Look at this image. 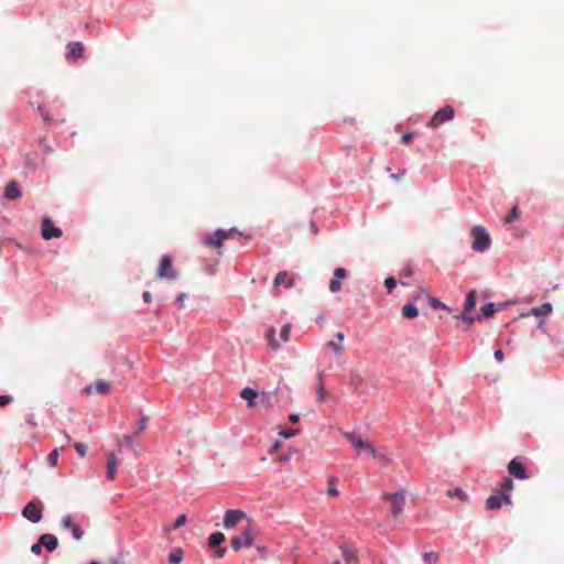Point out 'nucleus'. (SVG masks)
I'll list each match as a JSON object with an SVG mask.
<instances>
[{
	"instance_id": "obj_1",
	"label": "nucleus",
	"mask_w": 564,
	"mask_h": 564,
	"mask_svg": "<svg viewBox=\"0 0 564 564\" xmlns=\"http://www.w3.org/2000/svg\"><path fill=\"white\" fill-rule=\"evenodd\" d=\"M470 236L473 237V250L484 252L490 247V235L484 226L478 225L471 228Z\"/></svg>"
},
{
	"instance_id": "obj_2",
	"label": "nucleus",
	"mask_w": 564,
	"mask_h": 564,
	"mask_svg": "<svg viewBox=\"0 0 564 564\" xmlns=\"http://www.w3.org/2000/svg\"><path fill=\"white\" fill-rule=\"evenodd\" d=\"M238 230L230 228L229 230L217 229L213 235L204 237L203 241L206 246L217 249V254H223L221 247L225 240L236 235Z\"/></svg>"
},
{
	"instance_id": "obj_3",
	"label": "nucleus",
	"mask_w": 564,
	"mask_h": 564,
	"mask_svg": "<svg viewBox=\"0 0 564 564\" xmlns=\"http://www.w3.org/2000/svg\"><path fill=\"white\" fill-rule=\"evenodd\" d=\"M156 278L159 280H175L177 278V272L172 267L171 256L164 254L161 258L159 268L156 270Z\"/></svg>"
},
{
	"instance_id": "obj_4",
	"label": "nucleus",
	"mask_w": 564,
	"mask_h": 564,
	"mask_svg": "<svg viewBox=\"0 0 564 564\" xmlns=\"http://www.w3.org/2000/svg\"><path fill=\"white\" fill-rule=\"evenodd\" d=\"M383 499L391 502V512L393 517H399L403 511V506L405 502V490L400 489L394 494H386Z\"/></svg>"
},
{
	"instance_id": "obj_5",
	"label": "nucleus",
	"mask_w": 564,
	"mask_h": 564,
	"mask_svg": "<svg viewBox=\"0 0 564 564\" xmlns=\"http://www.w3.org/2000/svg\"><path fill=\"white\" fill-rule=\"evenodd\" d=\"M454 113L455 111L452 106H445L433 115L430 122L427 123V127L438 128L443 123L451 121L454 118Z\"/></svg>"
},
{
	"instance_id": "obj_6",
	"label": "nucleus",
	"mask_w": 564,
	"mask_h": 564,
	"mask_svg": "<svg viewBox=\"0 0 564 564\" xmlns=\"http://www.w3.org/2000/svg\"><path fill=\"white\" fill-rule=\"evenodd\" d=\"M343 436L351 443V445L358 451H366L368 453H375V447L371 443L362 440L360 436L355 433L346 432Z\"/></svg>"
},
{
	"instance_id": "obj_7",
	"label": "nucleus",
	"mask_w": 564,
	"mask_h": 564,
	"mask_svg": "<svg viewBox=\"0 0 564 564\" xmlns=\"http://www.w3.org/2000/svg\"><path fill=\"white\" fill-rule=\"evenodd\" d=\"M22 516L29 521L37 523L43 517L42 508L35 501H30L24 506Z\"/></svg>"
},
{
	"instance_id": "obj_8",
	"label": "nucleus",
	"mask_w": 564,
	"mask_h": 564,
	"mask_svg": "<svg viewBox=\"0 0 564 564\" xmlns=\"http://www.w3.org/2000/svg\"><path fill=\"white\" fill-rule=\"evenodd\" d=\"M111 384L102 379H98L94 384H89L83 389V393L85 395H93V394H108L110 392Z\"/></svg>"
},
{
	"instance_id": "obj_9",
	"label": "nucleus",
	"mask_w": 564,
	"mask_h": 564,
	"mask_svg": "<svg viewBox=\"0 0 564 564\" xmlns=\"http://www.w3.org/2000/svg\"><path fill=\"white\" fill-rule=\"evenodd\" d=\"M508 473L517 479L527 480L530 475L527 473L524 465L518 458H513L507 466Z\"/></svg>"
},
{
	"instance_id": "obj_10",
	"label": "nucleus",
	"mask_w": 564,
	"mask_h": 564,
	"mask_svg": "<svg viewBox=\"0 0 564 564\" xmlns=\"http://www.w3.org/2000/svg\"><path fill=\"white\" fill-rule=\"evenodd\" d=\"M63 231L61 228L53 226L52 220L48 217H44L42 220V237L45 240L62 237Z\"/></svg>"
},
{
	"instance_id": "obj_11",
	"label": "nucleus",
	"mask_w": 564,
	"mask_h": 564,
	"mask_svg": "<svg viewBox=\"0 0 564 564\" xmlns=\"http://www.w3.org/2000/svg\"><path fill=\"white\" fill-rule=\"evenodd\" d=\"M253 543V535L249 529H246L240 535L231 539V547L238 552L242 546L250 547Z\"/></svg>"
},
{
	"instance_id": "obj_12",
	"label": "nucleus",
	"mask_w": 564,
	"mask_h": 564,
	"mask_svg": "<svg viewBox=\"0 0 564 564\" xmlns=\"http://www.w3.org/2000/svg\"><path fill=\"white\" fill-rule=\"evenodd\" d=\"M502 503L512 505V500L510 495H491L486 499V509L487 510H497L501 508Z\"/></svg>"
},
{
	"instance_id": "obj_13",
	"label": "nucleus",
	"mask_w": 564,
	"mask_h": 564,
	"mask_svg": "<svg viewBox=\"0 0 564 564\" xmlns=\"http://www.w3.org/2000/svg\"><path fill=\"white\" fill-rule=\"evenodd\" d=\"M348 276V272L344 268H337L334 271L333 279L329 281L328 289L332 293H337L343 289L341 281Z\"/></svg>"
},
{
	"instance_id": "obj_14",
	"label": "nucleus",
	"mask_w": 564,
	"mask_h": 564,
	"mask_svg": "<svg viewBox=\"0 0 564 564\" xmlns=\"http://www.w3.org/2000/svg\"><path fill=\"white\" fill-rule=\"evenodd\" d=\"M245 517V513L240 510H227L224 517L225 528H234Z\"/></svg>"
},
{
	"instance_id": "obj_15",
	"label": "nucleus",
	"mask_w": 564,
	"mask_h": 564,
	"mask_svg": "<svg viewBox=\"0 0 564 564\" xmlns=\"http://www.w3.org/2000/svg\"><path fill=\"white\" fill-rule=\"evenodd\" d=\"M293 276L288 271H280L274 278V289H278L281 285L289 289L293 285Z\"/></svg>"
},
{
	"instance_id": "obj_16",
	"label": "nucleus",
	"mask_w": 564,
	"mask_h": 564,
	"mask_svg": "<svg viewBox=\"0 0 564 564\" xmlns=\"http://www.w3.org/2000/svg\"><path fill=\"white\" fill-rule=\"evenodd\" d=\"M39 541L48 552L55 551L58 545L57 538L48 533L41 535Z\"/></svg>"
},
{
	"instance_id": "obj_17",
	"label": "nucleus",
	"mask_w": 564,
	"mask_h": 564,
	"mask_svg": "<svg viewBox=\"0 0 564 564\" xmlns=\"http://www.w3.org/2000/svg\"><path fill=\"white\" fill-rule=\"evenodd\" d=\"M119 465H120V462L118 460V458L115 456L113 453H110L108 456V462H107V477L109 480L115 479L116 470Z\"/></svg>"
},
{
	"instance_id": "obj_18",
	"label": "nucleus",
	"mask_w": 564,
	"mask_h": 564,
	"mask_svg": "<svg viewBox=\"0 0 564 564\" xmlns=\"http://www.w3.org/2000/svg\"><path fill=\"white\" fill-rule=\"evenodd\" d=\"M21 196V191L15 181H11L7 184L4 189V197L8 199H15Z\"/></svg>"
},
{
	"instance_id": "obj_19",
	"label": "nucleus",
	"mask_w": 564,
	"mask_h": 564,
	"mask_svg": "<svg viewBox=\"0 0 564 564\" xmlns=\"http://www.w3.org/2000/svg\"><path fill=\"white\" fill-rule=\"evenodd\" d=\"M341 555L346 564H357L358 557L354 550L349 549L346 545L340 546Z\"/></svg>"
},
{
	"instance_id": "obj_20",
	"label": "nucleus",
	"mask_w": 564,
	"mask_h": 564,
	"mask_svg": "<svg viewBox=\"0 0 564 564\" xmlns=\"http://www.w3.org/2000/svg\"><path fill=\"white\" fill-rule=\"evenodd\" d=\"M336 337H337L338 341L330 340L327 343V347L332 348L337 355H341L343 354L341 343L345 339V335L343 332H338L336 334Z\"/></svg>"
},
{
	"instance_id": "obj_21",
	"label": "nucleus",
	"mask_w": 564,
	"mask_h": 564,
	"mask_svg": "<svg viewBox=\"0 0 564 564\" xmlns=\"http://www.w3.org/2000/svg\"><path fill=\"white\" fill-rule=\"evenodd\" d=\"M240 397L248 401V406H254V399L258 397V392L251 388L242 389Z\"/></svg>"
},
{
	"instance_id": "obj_22",
	"label": "nucleus",
	"mask_w": 564,
	"mask_h": 564,
	"mask_svg": "<svg viewBox=\"0 0 564 564\" xmlns=\"http://www.w3.org/2000/svg\"><path fill=\"white\" fill-rule=\"evenodd\" d=\"M67 47L68 54L75 59L80 57L84 52V46L80 42H72L67 45Z\"/></svg>"
},
{
	"instance_id": "obj_23",
	"label": "nucleus",
	"mask_w": 564,
	"mask_h": 564,
	"mask_svg": "<svg viewBox=\"0 0 564 564\" xmlns=\"http://www.w3.org/2000/svg\"><path fill=\"white\" fill-rule=\"evenodd\" d=\"M552 312V305L550 303H543L539 307H533L530 314L534 316H547Z\"/></svg>"
},
{
	"instance_id": "obj_24",
	"label": "nucleus",
	"mask_w": 564,
	"mask_h": 564,
	"mask_svg": "<svg viewBox=\"0 0 564 564\" xmlns=\"http://www.w3.org/2000/svg\"><path fill=\"white\" fill-rule=\"evenodd\" d=\"M225 541V535L221 532H214L209 535L208 544L210 547H216Z\"/></svg>"
},
{
	"instance_id": "obj_25",
	"label": "nucleus",
	"mask_w": 564,
	"mask_h": 564,
	"mask_svg": "<svg viewBox=\"0 0 564 564\" xmlns=\"http://www.w3.org/2000/svg\"><path fill=\"white\" fill-rule=\"evenodd\" d=\"M419 314V311L416 308L415 305L413 304H406L402 307V315L405 317V318H415Z\"/></svg>"
},
{
	"instance_id": "obj_26",
	"label": "nucleus",
	"mask_w": 564,
	"mask_h": 564,
	"mask_svg": "<svg viewBox=\"0 0 564 564\" xmlns=\"http://www.w3.org/2000/svg\"><path fill=\"white\" fill-rule=\"evenodd\" d=\"M476 306V291L470 290L466 296L465 311H473Z\"/></svg>"
},
{
	"instance_id": "obj_27",
	"label": "nucleus",
	"mask_w": 564,
	"mask_h": 564,
	"mask_svg": "<svg viewBox=\"0 0 564 564\" xmlns=\"http://www.w3.org/2000/svg\"><path fill=\"white\" fill-rule=\"evenodd\" d=\"M429 303H430V306L434 310H445L447 311L448 313H452V308L448 307L446 304H444L443 302H441L436 297H433V296H429Z\"/></svg>"
},
{
	"instance_id": "obj_28",
	"label": "nucleus",
	"mask_w": 564,
	"mask_h": 564,
	"mask_svg": "<svg viewBox=\"0 0 564 564\" xmlns=\"http://www.w3.org/2000/svg\"><path fill=\"white\" fill-rule=\"evenodd\" d=\"M317 379H318L317 398H318V401H324L326 399V390L324 388V379H323L322 372H318Z\"/></svg>"
},
{
	"instance_id": "obj_29",
	"label": "nucleus",
	"mask_w": 564,
	"mask_h": 564,
	"mask_svg": "<svg viewBox=\"0 0 564 564\" xmlns=\"http://www.w3.org/2000/svg\"><path fill=\"white\" fill-rule=\"evenodd\" d=\"M267 340L272 349H278L280 347V343L275 339V329L270 328L265 335Z\"/></svg>"
},
{
	"instance_id": "obj_30",
	"label": "nucleus",
	"mask_w": 564,
	"mask_h": 564,
	"mask_svg": "<svg viewBox=\"0 0 564 564\" xmlns=\"http://www.w3.org/2000/svg\"><path fill=\"white\" fill-rule=\"evenodd\" d=\"M64 451V447L53 449L47 456V463L50 466L55 467L59 457V453Z\"/></svg>"
},
{
	"instance_id": "obj_31",
	"label": "nucleus",
	"mask_w": 564,
	"mask_h": 564,
	"mask_svg": "<svg viewBox=\"0 0 564 564\" xmlns=\"http://www.w3.org/2000/svg\"><path fill=\"white\" fill-rule=\"evenodd\" d=\"M512 488H513V480L511 478L507 477L501 482L500 488H499V492L500 494H505V495H509V492L512 490Z\"/></svg>"
},
{
	"instance_id": "obj_32",
	"label": "nucleus",
	"mask_w": 564,
	"mask_h": 564,
	"mask_svg": "<svg viewBox=\"0 0 564 564\" xmlns=\"http://www.w3.org/2000/svg\"><path fill=\"white\" fill-rule=\"evenodd\" d=\"M183 560V551L181 549H177L173 551L169 556V562L171 564H180Z\"/></svg>"
},
{
	"instance_id": "obj_33",
	"label": "nucleus",
	"mask_w": 564,
	"mask_h": 564,
	"mask_svg": "<svg viewBox=\"0 0 564 564\" xmlns=\"http://www.w3.org/2000/svg\"><path fill=\"white\" fill-rule=\"evenodd\" d=\"M337 479L330 478L328 480L327 495L332 497H336L338 495V489L336 487Z\"/></svg>"
},
{
	"instance_id": "obj_34",
	"label": "nucleus",
	"mask_w": 564,
	"mask_h": 564,
	"mask_svg": "<svg viewBox=\"0 0 564 564\" xmlns=\"http://www.w3.org/2000/svg\"><path fill=\"white\" fill-rule=\"evenodd\" d=\"M519 218V209L518 206H513L510 213L506 216L505 221L510 224Z\"/></svg>"
},
{
	"instance_id": "obj_35",
	"label": "nucleus",
	"mask_w": 564,
	"mask_h": 564,
	"mask_svg": "<svg viewBox=\"0 0 564 564\" xmlns=\"http://www.w3.org/2000/svg\"><path fill=\"white\" fill-rule=\"evenodd\" d=\"M458 319L464 321L467 324H471L475 321V317L470 314V311H463L462 314L455 316Z\"/></svg>"
},
{
	"instance_id": "obj_36",
	"label": "nucleus",
	"mask_w": 564,
	"mask_h": 564,
	"mask_svg": "<svg viewBox=\"0 0 564 564\" xmlns=\"http://www.w3.org/2000/svg\"><path fill=\"white\" fill-rule=\"evenodd\" d=\"M437 558H438V554L435 552H425L423 554V560L426 564H434V563H436Z\"/></svg>"
},
{
	"instance_id": "obj_37",
	"label": "nucleus",
	"mask_w": 564,
	"mask_h": 564,
	"mask_svg": "<svg viewBox=\"0 0 564 564\" xmlns=\"http://www.w3.org/2000/svg\"><path fill=\"white\" fill-rule=\"evenodd\" d=\"M482 315L485 317H490L495 313V304L494 303H487L481 307Z\"/></svg>"
},
{
	"instance_id": "obj_38",
	"label": "nucleus",
	"mask_w": 564,
	"mask_h": 564,
	"mask_svg": "<svg viewBox=\"0 0 564 564\" xmlns=\"http://www.w3.org/2000/svg\"><path fill=\"white\" fill-rule=\"evenodd\" d=\"M187 522V518L185 514H180L173 525L171 527L172 530H177L181 527H183Z\"/></svg>"
},
{
	"instance_id": "obj_39",
	"label": "nucleus",
	"mask_w": 564,
	"mask_h": 564,
	"mask_svg": "<svg viewBox=\"0 0 564 564\" xmlns=\"http://www.w3.org/2000/svg\"><path fill=\"white\" fill-rule=\"evenodd\" d=\"M76 523H74L72 516L67 514L64 516L62 519V525L64 529L72 530V527H74Z\"/></svg>"
},
{
	"instance_id": "obj_40",
	"label": "nucleus",
	"mask_w": 564,
	"mask_h": 564,
	"mask_svg": "<svg viewBox=\"0 0 564 564\" xmlns=\"http://www.w3.org/2000/svg\"><path fill=\"white\" fill-rule=\"evenodd\" d=\"M290 330H291V326L290 325H284L281 328L280 336H281L282 341H288L289 340Z\"/></svg>"
},
{
	"instance_id": "obj_41",
	"label": "nucleus",
	"mask_w": 564,
	"mask_h": 564,
	"mask_svg": "<svg viewBox=\"0 0 564 564\" xmlns=\"http://www.w3.org/2000/svg\"><path fill=\"white\" fill-rule=\"evenodd\" d=\"M297 433H299L297 430L284 429V430H281L280 435L283 436L284 438H291V437L295 436Z\"/></svg>"
},
{
	"instance_id": "obj_42",
	"label": "nucleus",
	"mask_w": 564,
	"mask_h": 564,
	"mask_svg": "<svg viewBox=\"0 0 564 564\" xmlns=\"http://www.w3.org/2000/svg\"><path fill=\"white\" fill-rule=\"evenodd\" d=\"M74 447L76 449V452L79 454L80 457H85L86 456V451H87V446L83 443H75L74 444Z\"/></svg>"
},
{
	"instance_id": "obj_43",
	"label": "nucleus",
	"mask_w": 564,
	"mask_h": 564,
	"mask_svg": "<svg viewBox=\"0 0 564 564\" xmlns=\"http://www.w3.org/2000/svg\"><path fill=\"white\" fill-rule=\"evenodd\" d=\"M384 285L391 292L397 286V280L393 276H389L386 279Z\"/></svg>"
},
{
	"instance_id": "obj_44",
	"label": "nucleus",
	"mask_w": 564,
	"mask_h": 564,
	"mask_svg": "<svg viewBox=\"0 0 564 564\" xmlns=\"http://www.w3.org/2000/svg\"><path fill=\"white\" fill-rule=\"evenodd\" d=\"M149 417L147 415H141L138 424V431L137 434H139L141 431H143L148 424Z\"/></svg>"
},
{
	"instance_id": "obj_45",
	"label": "nucleus",
	"mask_w": 564,
	"mask_h": 564,
	"mask_svg": "<svg viewBox=\"0 0 564 564\" xmlns=\"http://www.w3.org/2000/svg\"><path fill=\"white\" fill-rule=\"evenodd\" d=\"M70 531L73 532V535H74V538H75L76 540H80V539L83 538V535H84L83 530H82L77 524H75L74 527H72V530H70Z\"/></svg>"
},
{
	"instance_id": "obj_46",
	"label": "nucleus",
	"mask_w": 564,
	"mask_h": 564,
	"mask_svg": "<svg viewBox=\"0 0 564 564\" xmlns=\"http://www.w3.org/2000/svg\"><path fill=\"white\" fill-rule=\"evenodd\" d=\"M375 459H378V460H382L384 463H389V458L384 455V454H381L379 453L376 448H375V453H369Z\"/></svg>"
},
{
	"instance_id": "obj_47",
	"label": "nucleus",
	"mask_w": 564,
	"mask_h": 564,
	"mask_svg": "<svg viewBox=\"0 0 564 564\" xmlns=\"http://www.w3.org/2000/svg\"><path fill=\"white\" fill-rule=\"evenodd\" d=\"M11 401H12V398L10 395H7V394L0 395V408L6 406Z\"/></svg>"
},
{
	"instance_id": "obj_48",
	"label": "nucleus",
	"mask_w": 564,
	"mask_h": 564,
	"mask_svg": "<svg viewBox=\"0 0 564 564\" xmlns=\"http://www.w3.org/2000/svg\"><path fill=\"white\" fill-rule=\"evenodd\" d=\"M413 133L412 132H406L402 135L401 138V141L404 143V144H409L412 140H413Z\"/></svg>"
},
{
	"instance_id": "obj_49",
	"label": "nucleus",
	"mask_w": 564,
	"mask_h": 564,
	"mask_svg": "<svg viewBox=\"0 0 564 564\" xmlns=\"http://www.w3.org/2000/svg\"><path fill=\"white\" fill-rule=\"evenodd\" d=\"M31 552L36 554V555L41 554V552H42V544H41L40 541L31 546Z\"/></svg>"
},
{
	"instance_id": "obj_50",
	"label": "nucleus",
	"mask_w": 564,
	"mask_h": 564,
	"mask_svg": "<svg viewBox=\"0 0 564 564\" xmlns=\"http://www.w3.org/2000/svg\"><path fill=\"white\" fill-rule=\"evenodd\" d=\"M121 444H127V445H131L133 447V437L130 436V435H126L122 437L121 442H120V445Z\"/></svg>"
},
{
	"instance_id": "obj_51",
	"label": "nucleus",
	"mask_w": 564,
	"mask_h": 564,
	"mask_svg": "<svg viewBox=\"0 0 564 564\" xmlns=\"http://www.w3.org/2000/svg\"><path fill=\"white\" fill-rule=\"evenodd\" d=\"M405 174H406V170L402 169V170H399V172L397 174H392L391 177L394 180H399V178L405 176Z\"/></svg>"
},
{
	"instance_id": "obj_52",
	"label": "nucleus",
	"mask_w": 564,
	"mask_h": 564,
	"mask_svg": "<svg viewBox=\"0 0 564 564\" xmlns=\"http://www.w3.org/2000/svg\"><path fill=\"white\" fill-rule=\"evenodd\" d=\"M495 358L497 361L499 362H502L505 357H503V352L501 350H496L495 351Z\"/></svg>"
},
{
	"instance_id": "obj_53",
	"label": "nucleus",
	"mask_w": 564,
	"mask_h": 564,
	"mask_svg": "<svg viewBox=\"0 0 564 564\" xmlns=\"http://www.w3.org/2000/svg\"><path fill=\"white\" fill-rule=\"evenodd\" d=\"M142 297L145 303H150L152 301V295L149 291L143 292Z\"/></svg>"
},
{
	"instance_id": "obj_54",
	"label": "nucleus",
	"mask_w": 564,
	"mask_h": 564,
	"mask_svg": "<svg viewBox=\"0 0 564 564\" xmlns=\"http://www.w3.org/2000/svg\"><path fill=\"white\" fill-rule=\"evenodd\" d=\"M185 297H186V294L182 293L177 296L176 299V302L178 303L180 307H183L184 306V301H185Z\"/></svg>"
},
{
	"instance_id": "obj_55",
	"label": "nucleus",
	"mask_w": 564,
	"mask_h": 564,
	"mask_svg": "<svg viewBox=\"0 0 564 564\" xmlns=\"http://www.w3.org/2000/svg\"><path fill=\"white\" fill-rule=\"evenodd\" d=\"M412 274H413V271L410 267L404 268L401 273V275H403V276H411Z\"/></svg>"
},
{
	"instance_id": "obj_56",
	"label": "nucleus",
	"mask_w": 564,
	"mask_h": 564,
	"mask_svg": "<svg viewBox=\"0 0 564 564\" xmlns=\"http://www.w3.org/2000/svg\"><path fill=\"white\" fill-rule=\"evenodd\" d=\"M280 446H281L280 442H274L273 445L271 446V453L278 452Z\"/></svg>"
},
{
	"instance_id": "obj_57",
	"label": "nucleus",
	"mask_w": 564,
	"mask_h": 564,
	"mask_svg": "<svg viewBox=\"0 0 564 564\" xmlns=\"http://www.w3.org/2000/svg\"><path fill=\"white\" fill-rule=\"evenodd\" d=\"M225 553H226V550H225V549H218V550H216L215 555H216L218 558H220V557H223V556L225 555Z\"/></svg>"
},
{
	"instance_id": "obj_58",
	"label": "nucleus",
	"mask_w": 564,
	"mask_h": 564,
	"mask_svg": "<svg viewBox=\"0 0 564 564\" xmlns=\"http://www.w3.org/2000/svg\"><path fill=\"white\" fill-rule=\"evenodd\" d=\"M289 419H290V421H291L292 423H296V422H299V419H300V417H299V415H297V414H291V415L289 416Z\"/></svg>"
},
{
	"instance_id": "obj_59",
	"label": "nucleus",
	"mask_w": 564,
	"mask_h": 564,
	"mask_svg": "<svg viewBox=\"0 0 564 564\" xmlns=\"http://www.w3.org/2000/svg\"><path fill=\"white\" fill-rule=\"evenodd\" d=\"M289 459V456H281L279 457L280 462H286Z\"/></svg>"
},
{
	"instance_id": "obj_60",
	"label": "nucleus",
	"mask_w": 564,
	"mask_h": 564,
	"mask_svg": "<svg viewBox=\"0 0 564 564\" xmlns=\"http://www.w3.org/2000/svg\"><path fill=\"white\" fill-rule=\"evenodd\" d=\"M64 437L67 441V443H69L72 441L70 436L67 433L64 434Z\"/></svg>"
},
{
	"instance_id": "obj_61",
	"label": "nucleus",
	"mask_w": 564,
	"mask_h": 564,
	"mask_svg": "<svg viewBox=\"0 0 564 564\" xmlns=\"http://www.w3.org/2000/svg\"><path fill=\"white\" fill-rule=\"evenodd\" d=\"M455 495L462 497L464 494L460 490H456Z\"/></svg>"
},
{
	"instance_id": "obj_62",
	"label": "nucleus",
	"mask_w": 564,
	"mask_h": 564,
	"mask_svg": "<svg viewBox=\"0 0 564 564\" xmlns=\"http://www.w3.org/2000/svg\"><path fill=\"white\" fill-rule=\"evenodd\" d=\"M401 284H402L403 286H408V283H406V282H401Z\"/></svg>"
},
{
	"instance_id": "obj_63",
	"label": "nucleus",
	"mask_w": 564,
	"mask_h": 564,
	"mask_svg": "<svg viewBox=\"0 0 564 564\" xmlns=\"http://www.w3.org/2000/svg\"><path fill=\"white\" fill-rule=\"evenodd\" d=\"M333 564H340L339 561H335Z\"/></svg>"
},
{
	"instance_id": "obj_64",
	"label": "nucleus",
	"mask_w": 564,
	"mask_h": 564,
	"mask_svg": "<svg viewBox=\"0 0 564 564\" xmlns=\"http://www.w3.org/2000/svg\"><path fill=\"white\" fill-rule=\"evenodd\" d=\"M90 564H99V563L94 561V562H91Z\"/></svg>"
}]
</instances>
